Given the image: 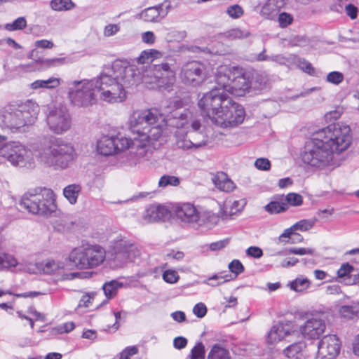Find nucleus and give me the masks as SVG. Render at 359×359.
Masks as SVG:
<instances>
[{"label":"nucleus","mask_w":359,"mask_h":359,"mask_svg":"<svg viewBox=\"0 0 359 359\" xmlns=\"http://www.w3.org/2000/svg\"><path fill=\"white\" fill-rule=\"evenodd\" d=\"M141 79L140 71L121 61L105 67L96 78L75 80L68 84V97L77 107H88L97 102L96 93L109 103L121 102L126 98V89Z\"/></svg>","instance_id":"obj_1"},{"label":"nucleus","mask_w":359,"mask_h":359,"mask_svg":"<svg viewBox=\"0 0 359 359\" xmlns=\"http://www.w3.org/2000/svg\"><path fill=\"white\" fill-rule=\"evenodd\" d=\"M129 126L137 136L131 149L121 154L118 160L123 166L134 167L149 159V144L161 137L165 126V116L156 109L136 111L130 117Z\"/></svg>","instance_id":"obj_2"},{"label":"nucleus","mask_w":359,"mask_h":359,"mask_svg":"<svg viewBox=\"0 0 359 359\" xmlns=\"http://www.w3.org/2000/svg\"><path fill=\"white\" fill-rule=\"evenodd\" d=\"M352 140L348 126L334 123L317 131L306 143L302 154L304 163L318 168L334 165V153L346 150Z\"/></svg>","instance_id":"obj_3"},{"label":"nucleus","mask_w":359,"mask_h":359,"mask_svg":"<svg viewBox=\"0 0 359 359\" xmlns=\"http://www.w3.org/2000/svg\"><path fill=\"white\" fill-rule=\"evenodd\" d=\"M198 106L213 123L223 128L238 126L245 116L243 106L220 89H211L203 94Z\"/></svg>","instance_id":"obj_4"},{"label":"nucleus","mask_w":359,"mask_h":359,"mask_svg":"<svg viewBox=\"0 0 359 359\" xmlns=\"http://www.w3.org/2000/svg\"><path fill=\"white\" fill-rule=\"evenodd\" d=\"M32 148L41 163L55 170L69 168L76 158L75 149L71 143L52 135L43 136Z\"/></svg>","instance_id":"obj_5"},{"label":"nucleus","mask_w":359,"mask_h":359,"mask_svg":"<svg viewBox=\"0 0 359 359\" xmlns=\"http://www.w3.org/2000/svg\"><path fill=\"white\" fill-rule=\"evenodd\" d=\"M39 112V104L32 100L0 110V130L13 133L21 131L36 121Z\"/></svg>","instance_id":"obj_6"},{"label":"nucleus","mask_w":359,"mask_h":359,"mask_svg":"<svg viewBox=\"0 0 359 359\" xmlns=\"http://www.w3.org/2000/svg\"><path fill=\"white\" fill-rule=\"evenodd\" d=\"M165 126L176 128L177 129L185 128L188 130V136L194 143L195 149L203 147L208 143V137L205 133V127L200 120L194 117L193 113L189 109L182 111L175 110L166 119Z\"/></svg>","instance_id":"obj_7"},{"label":"nucleus","mask_w":359,"mask_h":359,"mask_svg":"<svg viewBox=\"0 0 359 359\" xmlns=\"http://www.w3.org/2000/svg\"><path fill=\"white\" fill-rule=\"evenodd\" d=\"M20 205L34 215L48 216L57 210L56 196L46 187H36L24 194Z\"/></svg>","instance_id":"obj_8"},{"label":"nucleus","mask_w":359,"mask_h":359,"mask_svg":"<svg viewBox=\"0 0 359 359\" xmlns=\"http://www.w3.org/2000/svg\"><path fill=\"white\" fill-rule=\"evenodd\" d=\"M104 249L99 245H82L72 250L69 260L77 268L89 269L100 265L105 259Z\"/></svg>","instance_id":"obj_9"},{"label":"nucleus","mask_w":359,"mask_h":359,"mask_svg":"<svg viewBox=\"0 0 359 359\" xmlns=\"http://www.w3.org/2000/svg\"><path fill=\"white\" fill-rule=\"evenodd\" d=\"M46 121L50 131L55 135H62L67 132L72 123L68 108L61 104L48 109Z\"/></svg>","instance_id":"obj_10"},{"label":"nucleus","mask_w":359,"mask_h":359,"mask_svg":"<svg viewBox=\"0 0 359 359\" xmlns=\"http://www.w3.org/2000/svg\"><path fill=\"white\" fill-rule=\"evenodd\" d=\"M111 250L114 260L123 264L135 262L142 253V248L137 243L122 236L113 241Z\"/></svg>","instance_id":"obj_11"},{"label":"nucleus","mask_w":359,"mask_h":359,"mask_svg":"<svg viewBox=\"0 0 359 359\" xmlns=\"http://www.w3.org/2000/svg\"><path fill=\"white\" fill-rule=\"evenodd\" d=\"M142 79L146 83H156L160 87L168 88L175 81V72L168 63L149 65L142 73Z\"/></svg>","instance_id":"obj_12"},{"label":"nucleus","mask_w":359,"mask_h":359,"mask_svg":"<svg viewBox=\"0 0 359 359\" xmlns=\"http://www.w3.org/2000/svg\"><path fill=\"white\" fill-rule=\"evenodd\" d=\"M180 77L185 83L196 86L208 77V70L204 64L191 61L183 65Z\"/></svg>","instance_id":"obj_13"},{"label":"nucleus","mask_w":359,"mask_h":359,"mask_svg":"<svg viewBox=\"0 0 359 359\" xmlns=\"http://www.w3.org/2000/svg\"><path fill=\"white\" fill-rule=\"evenodd\" d=\"M0 155L13 165H24L31 159L30 151L18 142H10L0 149Z\"/></svg>","instance_id":"obj_14"},{"label":"nucleus","mask_w":359,"mask_h":359,"mask_svg":"<svg viewBox=\"0 0 359 359\" xmlns=\"http://www.w3.org/2000/svg\"><path fill=\"white\" fill-rule=\"evenodd\" d=\"M341 342L334 334L325 336L319 341L316 359H335L340 353Z\"/></svg>","instance_id":"obj_15"},{"label":"nucleus","mask_w":359,"mask_h":359,"mask_svg":"<svg viewBox=\"0 0 359 359\" xmlns=\"http://www.w3.org/2000/svg\"><path fill=\"white\" fill-rule=\"evenodd\" d=\"M251 74L246 72L243 68L237 67L232 78L230 87L226 92L236 96H242L251 88Z\"/></svg>","instance_id":"obj_16"},{"label":"nucleus","mask_w":359,"mask_h":359,"mask_svg":"<svg viewBox=\"0 0 359 359\" xmlns=\"http://www.w3.org/2000/svg\"><path fill=\"white\" fill-rule=\"evenodd\" d=\"M326 329L325 320L320 316H315L309 318L304 325L301 326L300 331L304 337L308 339H318Z\"/></svg>","instance_id":"obj_17"},{"label":"nucleus","mask_w":359,"mask_h":359,"mask_svg":"<svg viewBox=\"0 0 359 359\" xmlns=\"http://www.w3.org/2000/svg\"><path fill=\"white\" fill-rule=\"evenodd\" d=\"M237 66L222 65L217 67L215 72V82L217 85L212 89H220L224 93L230 87Z\"/></svg>","instance_id":"obj_18"},{"label":"nucleus","mask_w":359,"mask_h":359,"mask_svg":"<svg viewBox=\"0 0 359 359\" xmlns=\"http://www.w3.org/2000/svg\"><path fill=\"white\" fill-rule=\"evenodd\" d=\"M294 333L292 326L289 323H279L274 325L267 336V341L270 344H276Z\"/></svg>","instance_id":"obj_19"},{"label":"nucleus","mask_w":359,"mask_h":359,"mask_svg":"<svg viewBox=\"0 0 359 359\" xmlns=\"http://www.w3.org/2000/svg\"><path fill=\"white\" fill-rule=\"evenodd\" d=\"M175 214L182 222L198 224L200 211L191 203H184L177 206L175 209Z\"/></svg>","instance_id":"obj_20"},{"label":"nucleus","mask_w":359,"mask_h":359,"mask_svg":"<svg viewBox=\"0 0 359 359\" xmlns=\"http://www.w3.org/2000/svg\"><path fill=\"white\" fill-rule=\"evenodd\" d=\"M169 215L168 210L161 205H152L144 212V219L147 222L163 221Z\"/></svg>","instance_id":"obj_21"},{"label":"nucleus","mask_w":359,"mask_h":359,"mask_svg":"<svg viewBox=\"0 0 359 359\" xmlns=\"http://www.w3.org/2000/svg\"><path fill=\"white\" fill-rule=\"evenodd\" d=\"M175 144L177 148L182 150H196L190 137L188 136V130L185 128L177 129L175 132Z\"/></svg>","instance_id":"obj_22"},{"label":"nucleus","mask_w":359,"mask_h":359,"mask_svg":"<svg viewBox=\"0 0 359 359\" xmlns=\"http://www.w3.org/2000/svg\"><path fill=\"white\" fill-rule=\"evenodd\" d=\"M285 4V0H268L262 6L261 14L266 18L271 19Z\"/></svg>","instance_id":"obj_23"},{"label":"nucleus","mask_w":359,"mask_h":359,"mask_svg":"<svg viewBox=\"0 0 359 359\" xmlns=\"http://www.w3.org/2000/svg\"><path fill=\"white\" fill-rule=\"evenodd\" d=\"M305 348L306 344L304 341H299L285 348L283 350V353L290 359H305Z\"/></svg>","instance_id":"obj_24"},{"label":"nucleus","mask_w":359,"mask_h":359,"mask_svg":"<svg viewBox=\"0 0 359 359\" xmlns=\"http://www.w3.org/2000/svg\"><path fill=\"white\" fill-rule=\"evenodd\" d=\"M212 182L215 186L222 191L230 192L236 188L234 183L223 172L215 175Z\"/></svg>","instance_id":"obj_25"},{"label":"nucleus","mask_w":359,"mask_h":359,"mask_svg":"<svg viewBox=\"0 0 359 359\" xmlns=\"http://www.w3.org/2000/svg\"><path fill=\"white\" fill-rule=\"evenodd\" d=\"M113 137L104 136L97 142V151L104 156L116 153Z\"/></svg>","instance_id":"obj_26"},{"label":"nucleus","mask_w":359,"mask_h":359,"mask_svg":"<svg viewBox=\"0 0 359 359\" xmlns=\"http://www.w3.org/2000/svg\"><path fill=\"white\" fill-rule=\"evenodd\" d=\"M137 17L149 22H158L163 19L157 6L145 8L137 15Z\"/></svg>","instance_id":"obj_27"},{"label":"nucleus","mask_w":359,"mask_h":359,"mask_svg":"<svg viewBox=\"0 0 359 359\" xmlns=\"http://www.w3.org/2000/svg\"><path fill=\"white\" fill-rule=\"evenodd\" d=\"M339 313L343 318L347 319L359 317V302H352L350 304L341 306Z\"/></svg>","instance_id":"obj_28"},{"label":"nucleus","mask_w":359,"mask_h":359,"mask_svg":"<svg viewBox=\"0 0 359 359\" xmlns=\"http://www.w3.org/2000/svg\"><path fill=\"white\" fill-rule=\"evenodd\" d=\"M81 191V185L72 184L64 188L63 195L71 204H75Z\"/></svg>","instance_id":"obj_29"},{"label":"nucleus","mask_w":359,"mask_h":359,"mask_svg":"<svg viewBox=\"0 0 359 359\" xmlns=\"http://www.w3.org/2000/svg\"><path fill=\"white\" fill-rule=\"evenodd\" d=\"M60 84V79L51 77L47 80H36L31 83L30 86L32 89L47 88L52 89L57 88Z\"/></svg>","instance_id":"obj_30"},{"label":"nucleus","mask_w":359,"mask_h":359,"mask_svg":"<svg viewBox=\"0 0 359 359\" xmlns=\"http://www.w3.org/2000/svg\"><path fill=\"white\" fill-rule=\"evenodd\" d=\"M122 283L118 282L116 280H112L111 281L106 282L102 285V290L107 299H112L116 295L118 289L122 287Z\"/></svg>","instance_id":"obj_31"},{"label":"nucleus","mask_w":359,"mask_h":359,"mask_svg":"<svg viewBox=\"0 0 359 359\" xmlns=\"http://www.w3.org/2000/svg\"><path fill=\"white\" fill-rule=\"evenodd\" d=\"M113 137L116 144L115 148L116 153L120 151H124L127 149H130L131 147L133 146L134 137L133 139L128 138L121 134Z\"/></svg>","instance_id":"obj_32"},{"label":"nucleus","mask_w":359,"mask_h":359,"mask_svg":"<svg viewBox=\"0 0 359 359\" xmlns=\"http://www.w3.org/2000/svg\"><path fill=\"white\" fill-rule=\"evenodd\" d=\"M208 359H231L229 352L224 347L215 344L210 351Z\"/></svg>","instance_id":"obj_33"},{"label":"nucleus","mask_w":359,"mask_h":359,"mask_svg":"<svg viewBox=\"0 0 359 359\" xmlns=\"http://www.w3.org/2000/svg\"><path fill=\"white\" fill-rule=\"evenodd\" d=\"M219 220V216L210 212V211H203L200 212V218L198 220V225L202 224H217Z\"/></svg>","instance_id":"obj_34"},{"label":"nucleus","mask_w":359,"mask_h":359,"mask_svg":"<svg viewBox=\"0 0 359 359\" xmlns=\"http://www.w3.org/2000/svg\"><path fill=\"white\" fill-rule=\"evenodd\" d=\"M161 55V53L154 49H149L144 50L141 53L140 55L137 58V61L139 64H149L154 58L158 57Z\"/></svg>","instance_id":"obj_35"},{"label":"nucleus","mask_w":359,"mask_h":359,"mask_svg":"<svg viewBox=\"0 0 359 359\" xmlns=\"http://www.w3.org/2000/svg\"><path fill=\"white\" fill-rule=\"evenodd\" d=\"M287 285L290 290L299 292L309 287L310 281L306 278H297L295 280L290 282Z\"/></svg>","instance_id":"obj_36"},{"label":"nucleus","mask_w":359,"mask_h":359,"mask_svg":"<svg viewBox=\"0 0 359 359\" xmlns=\"http://www.w3.org/2000/svg\"><path fill=\"white\" fill-rule=\"evenodd\" d=\"M63 268V264L53 259H48L41 264V270L44 273H54Z\"/></svg>","instance_id":"obj_37"},{"label":"nucleus","mask_w":359,"mask_h":359,"mask_svg":"<svg viewBox=\"0 0 359 359\" xmlns=\"http://www.w3.org/2000/svg\"><path fill=\"white\" fill-rule=\"evenodd\" d=\"M231 279V275H229V274H226V275H222V273L214 274L211 277L203 281V283L206 284L208 285L212 286V287H216V286L220 285L229 281Z\"/></svg>","instance_id":"obj_38"},{"label":"nucleus","mask_w":359,"mask_h":359,"mask_svg":"<svg viewBox=\"0 0 359 359\" xmlns=\"http://www.w3.org/2000/svg\"><path fill=\"white\" fill-rule=\"evenodd\" d=\"M287 204L278 201H271L264 206V210L269 214H278L287 210Z\"/></svg>","instance_id":"obj_39"},{"label":"nucleus","mask_w":359,"mask_h":359,"mask_svg":"<svg viewBox=\"0 0 359 359\" xmlns=\"http://www.w3.org/2000/svg\"><path fill=\"white\" fill-rule=\"evenodd\" d=\"M245 204L246 202L243 199L239 201H234L231 205V209L229 213H226L225 210H224L221 213L222 219L224 220L227 219L229 216L233 215L236 212H241L243 209Z\"/></svg>","instance_id":"obj_40"},{"label":"nucleus","mask_w":359,"mask_h":359,"mask_svg":"<svg viewBox=\"0 0 359 359\" xmlns=\"http://www.w3.org/2000/svg\"><path fill=\"white\" fill-rule=\"evenodd\" d=\"M180 178L177 176L164 175L161 176L158 181V187L162 188L168 186L177 187L180 185Z\"/></svg>","instance_id":"obj_41"},{"label":"nucleus","mask_w":359,"mask_h":359,"mask_svg":"<svg viewBox=\"0 0 359 359\" xmlns=\"http://www.w3.org/2000/svg\"><path fill=\"white\" fill-rule=\"evenodd\" d=\"M17 264L18 262L13 255L0 252V270L15 267Z\"/></svg>","instance_id":"obj_42"},{"label":"nucleus","mask_w":359,"mask_h":359,"mask_svg":"<svg viewBox=\"0 0 359 359\" xmlns=\"http://www.w3.org/2000/svg\"><path fill=\"white\" fill-rule=\"evenodd\" d=\"M50 6L55 11H67L74 7V4L72 0H52Z\"/></svg>","instance_id":"obj_43"},{"label":"nucleus","mask_w":359,"mask_h":359,"mask_svg":"<svg viewBox=\"0 0 359 359\" xmlns=\"http://www.w3.org/2000/svg\"><path fill=\"white\" fill-rule=\"evenodd\" d=\"M266 82L267 79L264 76L257 73L251 74V88L255 89H262L266 86Z\"/></svg>","instance_id":"obj_44"},{"label":"nucleus","mask_w":359,"mask_h":359,"mask_svg":"<svg viewBox=\"0 0 359 359\" xmlns=\"http://www.w3.org/2000/svg\"><path fill=\"white\" fill-rule=\"evenodd\" d=\"M27 26V21L24 17H19L12 23H7L5 29L8 31L22 30Z\"/></svg>","instance_id":"obj_45"},{"label":"nucleus","mask_w":359,"mask_h":359,"mask_svg":"<svg viewBox=\"0 0 359 359\" xmlns=\"http://www.w3.org/2000/svg\"><path fill=\"white\" fill-rule=\"evenodd\" d=\"M315 219H302L292 225V229L306 231L311 229L315 224Z\"/></svg>","instance_id":"obj_46"},{"label":"nucleus","mask_w":359,"mask_h":359,"mask_svg":"<svg viewBox=\"0 0 359 359\" xmlns=\"http://www.w3.org/2000/svg\"><path fill=\"white\" fill-rule=\"evenodd\" d=\"M314 252V250L311 248H290L286 250L285 253L278 252L277 255H285L287 254H294L298 255H313Z\"/></svg>","instance_id":"obj_47"},{"label":"nucleus","mask_w":359,"mask_h":359,"mask_svg":"<svg viewBox=\"0 0 359 359\" xmlns=\"http://www.w3.org/2000/svg\"><path fill=\"white\" fill-rule=\"evenodd\" d=\"M190 359H205V347L201 342L197 343L191 349Z\"/></svg>","instance_id":"obj_48"},{"label":"nucleus","mask_w":359,"mask_h":359,"mask_svg":"<svg viewBox=\"0 0 359 359\" xmlns=\"http://www.w3.org/2000/svg\"><path fill=\"white\" fill-rule=\"evenodd\" d=\"M344 79V74L340 72H330L326 77V81L334 85H339Z\"/></svg>","instance_id":"obj_49"},{"label":"nucleus","mask_w":359,"mask_h":359,"mask_svg":"<svg viewBox=\"0 0 359 359\" xmlns=\"http://www.w3.org/2000/svg\"><path fill=\"white\" fill-rule=\"evenodd\" d=\"M287 203L292 206H299L303 203L302 196L297 193H289L285 196Z\"/></svg>","instance_id":"obj_50"},{"label":"nucleus","mask_w":359,"mask_h":359,"mask_svg":"<svg viewBox=\"0 0 359 359\" xmlns=\"http://www.w3.org/2000/svg\"><path fill=\"white\" fill-rule=\"evenodd\" d=\"M226 13L233 19H237L241 18L243 13V9L242 7L238 4H235L233 6H230L226 9Z\"/></svg>","instance_id":"obj_51"},{"label":"nucleus","mask_w":359,"mask_h":359,"mask_svg":"<svg viewBox=\"0 0 359 359\" xmlns=\"http://www.w3.org/2000/svg\"><path fill=\"white\" fill-rule=\"evenodd\" d=\"M250 36V32L247 30H241L236 28L228 32V37L231 39H241L247 38Z\"/></svg>","instance_id":"obj_52"},{"label":"nucleus","mask_w":359,"mask_h":359,"mask_svg":"<svg viewBox=\"0 0 359 359\" xmlns=\"http://www.w3.org/2000/svg\"><path fill=\"white\" fill-rule=\"evenodd\" d=\"M180 276L175 270L168 269L163 272V279L168 283H175L179 280Z\"/></svg>","instance_id":"obj_53"},{"label":"nucleus","mask_w":359,"mask_h":359,"mask_svg":"<svg viewBox=\"0 0 359 359\" xmlns=\"http://www.w3.org/2000/svg\"><path fill=\"white\" fill-rule=\"evenodd\" d=\"M95 293V292H85L82 295L79 303L78 304V307H88L92 304V302L94 299Z\"/></svg>","instance_id":"obj_54"},{"label":"nucleus","mask_w":359,"mask_h":359,"mask_svg":"<svg viewBox=\"0 0 359 359\" xmlns=\"http://www.w3.org/2000/svg\"><path fill=\"white\" fill-rule=\"evenodd\" d=\"M298 66L302 71L311 76H314L316 74V69L313 67L311 63L305 59H299Z\"/></svg>","instance_id":"obj_55"},{"label":"nucleus","mask_w":359,"mask_h":359,"mask_svg":"<svg viewBox=\"0 0 359 359\" xmlns=\"http://www.w3.org/2000/svg\"><path fill=\"white\" fill-rule=\"evenodd\" d=\"M186 36V32L177 31V30H170L165 36V39L168 41H180L184 39Z\"/></svg>","instance_id":"obj_56"},{"label":"nucleus","mask_w":359,"mask_h":359,"mask_svg":"<svg viewBox=\"0 0 359 359\" xmlns=\"http://www.w3.org/2000/svg\"><path fill=\"white\" fill-rule=\"evenodd\" d=\"M229 269L230 271L235 274L236 277L238 274L241 273L244 271V266L242 263L238 259H233L229 264Z\"/></svg>","instance_id":"obj_57"},{"label":"nucleus","mask_w":359,"mask_h":359,"mask_svg":"<svg viewBox=\"0 0 359 359\" xmlns=\"http://www.w3.org/2000/svg\"><path fill=\"white\" fill-rule=\"evenodd\" d=\"M353 270L354 268L352 265L348 263H344L338 269L337 276L339 278H345L348 276Z\"/></svg>","instance_id":"obj_58"},{"label":"nucleus","mask_w":359,"mask_h":359,"mask_svg":"<svg viewBox=\"0 0 359 359\" xmlns=\"http://www.w3.org/2000/svg\"><path fill=\"white\" fill-rule=\"evenodd\" d=\"M65 58L55 57L51 59H44L41 61V64L46 67H55L65 64Z\"/></svg>","instance_id":"obj_59"},{"label":"nucleus","mask_w":359,"mask_h":359,"mask_svg":"<svg viewBox=\"0 0 359 359\" xmlns=\"http://www.w3.org/2000/svg\"><path fill=\"white\" fill-rule=\"evenodd\" d=\"M255 166L260 170L267 171L270 170L271 162L268 158H259L255 162Z\"/></svg>","instance_id":"obj_60"},{"label":"nucleus","mask_w":359,"mask_h":359,"mask_svg":"<svg viewBox=\"0 0 359 359\" xmlns=\"http://www.w3.org/2000/svg\"><path fill=\"white\" fill-rule=\"evenodd\" d=\"M293 18L287 13H281L278 15L279 25L282 28L287 27L292 23Z\"/></svg>","instance_id":"obj_61"},{"label":"nucleus","mask_w":359,"mask_h":359,"mask_svg":"<svg viewBox=\"0 0 359 359\" xmlns=\"http://www.w3.org/2000/svg\"><path fill=\"white\" fill-rule=\"evenodd\" d=\"M138 349L136 346H128L120 353V359H130V357L137 354Z\"/></svg>","instance_id":"obj_62"},{"label":"nucleus","mask_w":359,"mask_h":359,"mask_svg":"<svg viewBox=\"0 0 359 359\" xmlns=\"http://www.w3.org/2000/svg\"><path fill=\"white\" fill-rule=\"evenodd\" d=\"M161 13V18L163 19L171 10V3L168 0L164 1L162 4L157 6Z\"/></svg>","instance_id":"obj_63"},{"label":"nucleus","mask_w":359,"mask_h":359,"mask_svg":"<svg viewBox=\"0 0 359 359\" xmlns=\"http://www.w3.org/2000/svg\"><path fill=\"white\" fill-rule=\"evenodd\" d=\"M193 313L198 318H203L207 313V308L203 303L196 304L194 309Z\"/></svg>","instance_id":"obj_64"}]
</instances>
